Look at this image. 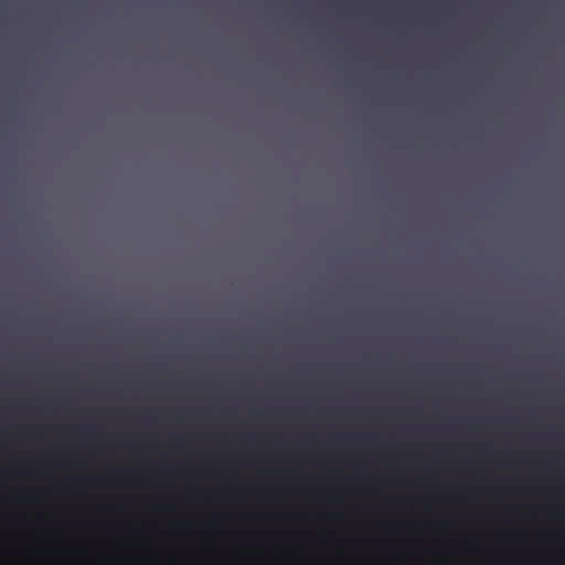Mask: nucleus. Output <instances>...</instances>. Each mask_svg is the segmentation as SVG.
Segmentation results:
<instances>
[{
  "label": "nucleus",
  "mask_w": 565,
  "mask_h": 565,
  "mask_svg": "<svg viewBox=\"0 0 565 565\" xmlns=\"http://www.w3.org/2000/svg\"><path fill=\"white\" fill-rule=\"evenodd\" d=\"M380 565H388V553H381Z\"/></svg>",
  "instance_id": "1"
},
{
  "label": "nucleus",
  "mask_w": 565,
  "mask_h": 565,
  "mask_svg": "<svg viewBox=\"0 0 565 565\" xmlns=\"http://www.w3.org/2000/svg\"><path fill=\"white\" fill-rule=\"evenodd\" d=\"M392 530H393V522H392ZM392 565H393V554H392Z\"/></svg>",
  "instance_id": "2"
},
{
  "label": "nucleus",
  "mask_w": 565,
  "mask_h": 565,
  "mask_svg": "<svg viewBox=\"0 0 565 565\" xmlns=\"http://www.w3.org/2000/svg\"><path fill=\"white\" fill-rule=\"evenodd\" d=\"M391 481L393 482V476L391 477Z\"/></svg>",
  "instance_id": "3"
},
{
  "label": "nucleus",
  "mask_w": 565,
  "mask_h": 565,
  "mask_svg": "<svg viewBox=\"0 0 565 565\" xmlns=\"http://www.w3.org/2000/svg\"><path fill=\"white\" fill-rule=\"evenodd\" d=\"M391 507L393 508V501L391 502Z\"/></svg>",
  "instance_id": "4"
}]
</instances>
